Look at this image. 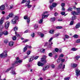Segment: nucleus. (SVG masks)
<instances>
[{
	"mask_svg": "<svg viewBox=\"0 0 80 80\" xmlns=\"http://www.w3.org/2000/svg\"><path fill=\"white\" fill-rule=\"evenodd\" d=\"M13 68H14V67L13 66L10 67L9 68H8L5 71V72H8L10 71L11 69H13Z\"/></svg>",
	"mask_w": 80,
	"mask_h": 80,
	"instance_id": "obj_12",
	"label": "nucleus"
},
{
	"mask_svg": "<svg viewBox=\"0 0 80 80\" xmlns=\"http://www.w3.org/2000/svg\"><path fill=\"white\" fill-rule=\"evenodd\" d=\"M4 21V20L3 19V18H1L0 20V25H2V24H3V23Z\"/></svg>",
	"mask_w": 80,
	"mask_h": 80,
	"instance_id": "obj_15",
	"label": "nucleus"
},
{
	"mask_svg": "<svg viewBox=\"0 0 80 80\" xmlns=\"http://www.w3.org/2000/svg\"><path fill=\"white\" fill-rule=\"evenodd\" d=\"M11 73H12V75H15V74H17V73L15 72V71H13V69H12L11 72Z\"/></svg>",
	"mask_w": 80,
	"mask_h": 80,
	"instance_id": "obj_27",
	"label": "nucleus"
},
{
	"mask_svg": "<svg viewBox=\"0 0 80 80\" xmlns=\"http://www.w3.org/2000/svg\"><path fill=\"white\" fill-rule=\"evenodd\" d=\"M53 32H54V30H50L49 31V33H51V34L53 33Z\"/></svg>",
	"mask_w": 80,
	"mask_h": 80,
	"instance_id": "obj_40",
	"label": "nucleus"
},
{
	"mask_svg": "<svg viewBox=\"0 0 80 80\" xmlns=\"http://www.w3.org/2000/svg\"><path fill=\"white\" fill-rule=\"evenodd\" d=\"M57 29H62V26H58L56 27Z\"/></svg>",
	"mask_w": 80,
	"mask_h": 80,
	"instance_id": "obj_39",
	"label": "nucleus"
},
{
	"mask_svg": "<svg viewBox=\"0 0 80 80\" xmlns=\"http://www.w3.org/2000/svg\"><path fill=\"white\" fill-rule=\"evenodd\" d=\"M29 41V40L28 39H26L24 41H22V43H26V42H28Z\"/></svg>",
	"mask_w": 80,
	"mask_h": 80,
	"instance_id": "obj_33",
	"label": "nucleus"
},
{
	"mask_svg": "<svg viewBox=\"0 0 80 80\" xmlns=\"http://www.w3.org/2000/svg\"><path fill=\"white\" fill-rule=\"evenodd\" d=\"M48 56L50 57H52L53 56V54L52 52H50L48 54Z\"/></svg>",
	"mask_w": 80,
	"mask_h": 80,
	"instance_id": "obj_35",
	"label": "nucleus"
},
{
	"mask_svg": "<svg viewBox=\"0 0 80 80\" xmlns=\"http://www.w3.org/2000/svg\"><path fill=\"white\" fill-rule=\"evenodd\" d=\"M70 77H68L64 78V80H69Z\"/></svg>",
	"mask_w": 80,
	"mask_h": 80,
	"instance_id": "obj_48",
	"label": "nucleus"
},
{
	"mask_svg": "<svg viewBox=\"0 0 80 80\" xmlns=\"http://www.w3.org/2000/svg\"><path fill=\"white\" fill-rule=\"evenodd\" d=\"M76 75L77 77H78L80 75V71L78 69H76Z\"/></svg>",
	"mask_w": 80,
	"mask_h": 80,
	"instance_id": "obj_5",
	"label": "nucleus"
},
{
	"mask_svg": "<svg viewBox=\"0 0 80 80\" xmlns=\"http://www.w3.org/2000/svg\"><path fill=\"white\" fill-rule=\"evenodd\" d=\"M2 33H3V35H7L8 34V31H6V32H2Z\"/></svg>",
	"mask_w": 80,
	"mask_h": 80,
	"instance_id": "obj_21",
	"label": "nucleus"
},
{
	"mask_svg": "<svg viewBox=\"0 0 80 80\" xmlns=\"http://www.w3.org/2000/svg\"><path fill=\"white\" fill-rule=\"evenodd\" d=\"M26 47L27 48H32V46H29L27 45H26Z\"/></svg>",
	"mask_w": 80,
	"mask_h": 80,
	"instance_id": "obj_38",
	"label": "nucleus"
},
{
	"mask_svg": "<svg viewBox=\"0 0 80 80\" xmlns=\"http://www.w3.org/2000/svg\"><path fill=\"white\" fill-rule=\"evenodd\" d=\"M41 37H44V34L43 33H41Z\"/></svg>",
	"mask_w": 80,
	"mask_h": 80,
	"instance_id": "obj_63",
	"label": "nucleus"
},
{
	"mask_svg": "<svg viewBox=\"0 0 80 80\" xmlns=\"http://www.w3.org/2000/svg\"><path fill=\"white\" fill-rule=\"evenodd\" d=\"M5 8V6L4 5H2L0 6V10L1 11L4 10Z\"/></svg>",
	"mask_w": 80,
	"mask_h": 80,
	"instance_id": "obj_6",
	"label": "nucleus"
},
{
	"mask_svg": "<svg viewBox=\"0 0 80 80\" xmlns=\"http://www.w3.org/2000/svg\"><path fill=\"white\" fill-rule=\"evenodd\" d=\"M8 42V40H5L4 41V43H7Z\"/></svg>",
	"mask_w": 80,
	"mask_h": 80,
	"instance_id": "obj_58",
	"label": "nucleus"
},
{
	"mask_svg": "<svg viewBox=\"0 0 80 80\" xmlns=\"http://www.w3.org/2000/svg\"><path fill=\"white\" fill-rule=\"evenodd\" d=\"M72 67L73 68H76L77 66H78V65L76 63H73V65H72Z\"/></svg>",
	"mask_w": 80,
	"mask_h": 80,
	"instance_id": "obj_16",
	"label": "nucleus"
},
{
	"mask_svg": "<svg viewBox=\"0 0 80 80\" xmlns=\"http://www.w3.org/2000/svg\"><path fill=\"white\" fill-rule=\"evenodd\" d=\"M8 15L9 17L11 18V17H12L13 16V14L12 13H10Z\"/></svg>",
	"mask_w": 80,
	"mask_h": 80,
	"instance_id": "obj_44",
	"label": "nucleus"
},
{
	"mask_svg": "<svg viewBox=\"0 0 80 80\" xmlns=\"http://www.w3.org/2000/svg\"><path fill=\"white\" fill-rule=\"evenodd\" d=\"M49 1L50 3H52L53 2V1H54V0H49Z\"/></svg>",
	"mask_w": 80,
	"mask_h": 80,
	"instance_id": "obj_57",
	"label": "nucleus"
},
{
	"mask_svg": "<svg viewBox=\"0 0 80 80\" xmlns=\"http://www.w3.org/2000/svg\"><path fill=\"white\" fill-rule=\"evenodd\" d=\"M27 50V48L26 46H25L23 48V52H26Z\"/></svg>",
	"mask_w": 80,
	"mask_h": 80,
	"instance_id": "obj_34",
	"label": "nucleus"
},
{
	"mask_svg": "<svg viewBox=\"0 0 80 80\" xmlns=\"http://www.w3.org/2000/svg\"><path fill=\"white\" fill-rule=\"evenodd\" d=\"M52 44L53 43L52 42H51V43H50V42H49V45L48 46V48H52Z\"/></svg>",
	"mask_w": 80,
	"mask_h": 80,
	"instance_id": "obj_20",
	"label": "nucleus"
},
{
	"mask_svg": "<svg viewBox=\"0 0 80 80\" xmlns=\"http://www.w3.org/2000/svg\"><path fill=\"white\" fill-rule=\"evenodd\" d=\"M31 53V51H28L27 52V54L28 55H30V54Z\"/></svg>",
	"mask_w": 80,
	"mask_h": 80,
	"instance_id": "obj_50",
	"label": "nucleus"
},
{
	"mask_svg": "<svg viewBox=\"0 0 80 80\" xmlns=\"http://www.w3.org/2000/svg\"><path fill=\"white\" fill-rule=\"evenodd\" d=\"M13 30H14V31H15V32H16V31H17V30H18V27L15 26L13 28Z\"/></svg>",
	"mask_w": 80,
	"mask_h": 80,
	"instance_id": "obj_29",
	"label": "nucleus"
},
{
	"mask_svg": "<svg viewBox=\"0 0 80 80\" xmlns=\"http://www.w3.org/2000/svg\"><path fill=\"white\" fill-rule=\"evenodd\" d=\"M13 43H14L13 42L11 41L9 43V45L10 47H12L13 45Z\"/></svg>",
	"mask_w": 80,
	"mask_h": 80,
	"instance_id": "obj_14",
	"label": "nucleus"
},
{
	"mask_svg": "<svg viewBox=\"0 0 80 80\" xmlns=\"http://www.w3.org/2000/svg\"><path fill=\"white\" fill-rule=\"evenodd\" d=\"M14 19L15 20H18V16H16L14 17Z\"/></svg>",
	"mask_w": 80,
	"mask_h": 80,
	"instance_id": "obj_54",
	"label": "nucleus"
},
{
	"mask_svg": "<svg viewBox=\"0 0 80 80\" xmlns=\"http://www.w3.org/2000/svg\"><path fill=\"white\" fill-rule=\"evenodd\" d=\"M49 15V14H48L47 15H42V18H47L48 17V16Z\"/></svg>",
	"mask_w": 80,
	"mask_h": 80,
	"instance_id": "obj_10",
	"label": "nucleus"
},
{
	"mask_svg": "<svg viewBox=\"0 0 80 80\" xmlns=\"http://www.w3.org/2000/svg\"><path fill=\"white\" fill-rule=\"evenodd\" d=\"M38 65L39 67H40V66H43V65H44V64L41 63V62H39L38 63Z\"/></svg>",
	"mask_w": 80,
	"mask_h": 80,
	"instance_id": "obj_8",
	"label": "nucleus"
},
{
	"mask_svg": "<svg viewBox=\"0 0 80 80\" xmlns=\"http://www.w3.org/2000/svg\"><path fill=\"white\" fill-rule=\"evenodd\" d=\"M41 61L43 63H47V61L45 58H42Z\"/></svg>",
	"mask_w": 80,
	"mask_h": 80,
	"instance_id": "obj_7",
	"label": "nucleus"
},
{
	"mask_svg": "<svg viewBox=\"0 0 80 80\" xmlns=\"http://www.w3.org/2000/svg\"><path fill=\"white\" fill-rule=\"evenodd\" d=\"M51 66L52 68H55V66L54 64H52Z\"/></svg>",
	"mask_w": 80,
	"mask_h": 80,
	"instance_id": "obj_52",
	"label": "nucleus"
},
{
	"mask_svg": "<svg viewBox=\"0 0 80 80\" xmlns=\"http://www.w3.org/2000/svg\"><path fill=\"white\" fill-rule=\"evenodd\" d=\"M73 37L75 38H78V36L77 34H75L73 36Z\"/></svg>",
	"mask_w": 80,
	"mask_h": 80,
	"instance_id": "obj_30",
	"label": "nucleus"
},
{
	"mask_svg": "<svg viewBox=\"0 0 80 80\" xmlns=\"http://www.w3.org/2000/svg\"><path fill=\"white\" fill-rule=\"evenodd\" d=\"M61 60L62 58H59L57 61V63H60V62H61Z\"/></svg>",
	"mask_w": 80,
	"mask_h": 80,
	"instance_id": "obj_13",
	"label": "nucleus"
},
{
	"mask_svg": "<svg viewBox=\"0 0 80 80\" xmlns=\"http://www.w3.org/2000/svg\"><path fill=\"white\" fill-rule=\"evenodd\" d=\"M48 65L46 66L45 68H43V70L44 71L46 70H47V67H48Z\"/></svg>",
	"mask_w": 80,
	"mask_h": 80,
	"instance_id": "obj_51",
	"label": "nucleus"
},
{
	"mask_svg": "<svg viewBox=\"0 0 80 80\" xmlns=\"http://www.w3.org/2000/svg\"><path fill=\"white\" fill-rule=\"evenodd\" d=\"M34 27L35 29H37V28H38V26L37 25H35L34 26Z\"/></svg>",
	"mask_w": 80,
	"mask_h": 80,
	"instance_id": "obj_42",
	"label": "nucleus"
},
{
	"mask_svg": "<svg viewBox=\"0 0 80 80\" xmlns=\"http://www.w3.org/2000/svg\"><path fill=\"white\" fill-rule=\"evenodd\" d=\"M47 13H48V12L45 11L44 12L42 15H45V14H47Z\"/></svg>",
	"mask_w": 80,
	"mask_h": 80,
	"instance_id": "obj_47",
	"label": "nucleus"
},
{
	"mask_svg": "<svg viewBox=\"0 0 80 80\" xmlns=\"http://www.w3.org/2000/svg\"><path fill=\"white\" fill-rule=\"evenodd\" d=\"M22 60H21L20 59L18 61L17 60L15 61V62H14L13 64L12 65H16V64H17L18 63H22Z\"/></svg>",
	"mask_w": 80,
	"mask_h": 80,
	"instance_id": "obj_4",
	"label": "nucleus"
},
{
	"mask_svg": "<svg viewBox=\"0 0 80 80\" xmlns=\"http://www.w3.org/2000/svg\"><path fill=\"white\" fill-rule=\"evenodd\" d=\"M80 11H79L76 12V15H80Z\"/></svg>",
	"mask_w": 80,
	"mask_h": 80,
	"instance_id": "obj_64",
	"label": "nucleus"
},
{
	"mask_svg": "<svg viewBox=\"0 0 80 80\" xmlns=\"http://www.w3.org/2000/svg\"><path fill=\"white\" fill-rule=\"evenodd\" d=\"M27 2L26 3V5H29L30 4V0H29L27 1Z\"/></svg>",
	"mask_w": 80,
	"mask_h": 80,
	"instance_id": "obj_43",
	"label": "nucleus"
},
{
	"mask_svg": "<svg viewBox=\"0 0 80 80\" xmlns=\"http://www.w3.org/2000/svg\"><path fill=\"white\" fill-rule=\"evenodd\" d=\"M61 14L62 15H65V12H61Z\"/></svg>",
	"mask_w": 80,
	"mask_h": 80,
	"instance_id": "obj_45",
	"label": "nucleus"
},
{
	"mask_svg": "<svg viewBox=\"0 0 80 80\" xmlns=\"http://www.w3.org/2000/svg\"><path fill=\"white\" fill-rule=\"evenodd\" d=\"M80 28V23L79 22L77 24L76 26V28Z\"/></svg>",
	"mask_w": 80,
	"mask_h": 80,
	"instance_id": "obj_17",
	"label": "nucleus"
},
{
	"mask_svg": "<svg viewBox=\"0 0 80 80\" xmlns=\"http://www.w3.org/2000/svg\"><path fill=\"white\" fill-rule=\"evenodd\" d=\"M24 20H27V23H30V18L28 17V16L26 15L24 17Z\"/></svg>",
	"mask_w": 80,
	"mask_h": 80,
	"instance_id": "obj_2",
	"label": "nucleus"
},
{
	"mask_svg": "<svg viewBox=\"0 0 80 80\" xmlns=\"http://www.w3.org/2000/svg\"><path fill=\"white\" fill-rule=\"evenodd\" d=\"M7 51L5 50L4 51V53H5V54H4V56L5 57H7Z\"/></svg>",
	"mask_w": 80,
	"mask_h": 80,
	"instance_id": "obj_24",
	"label": "nucleus"
},
{
	"mask_svg": "<svg viewBox=\"0 0 80 80\" xmlns=\"http://www.w3.org/2000/svg\"><path fill=\"white\" fill-rule=\"evenodd\" d=\"M76 43H80V39H78L76 41Z\"/></svg>",
	"mask_w": 80,
	"mask_h": 80,
	"instance_id": "obj_59",
	"label": "nucleus"
},
{
	"mask_svg": "<svg viewBox=\"0 0 80 80\" xmlns=\"http://www.w3.org/2000/svg\"><path fill=\"white\" fill-rule=\"evenodd\" d=\"M54 15L55 17H57L58 15V13L56 12L54 13Z\"/></svg>",
	"mask_w": 80,
	"mask_h": 80,
	"instance_id": "obj_53",
	"label": "nucleus"
},
{
	"mask_svg": "<svg viewBox=\"0 0 80 80\" xmlns=\"http://www.w3.org/2000/svg\"><path fill=\"white\" fill-rule=\"evenodd\" d=\"M17 39V37L16 36H15L13 37L12 38V40H15Z\"/></svg>",
	"mask_w": 80,
	"mask_h": 80,
	"instance_id": "obj_56",
	"label": "nucleus"
},
{
	"mask_svg": "<svg viewBox=\"0 0 80 80\" xmlns=\"http://www.w3.org/2000/svg\"><path fill=\"white\" fill-rule=\"evenodd\" d=\"M44 18L42 17V18L40 20V21H39V23H43V20Z\"/></svg>",
	"mask_w": 80,
	"mask_h": 80,
	"instance_id": "obj_32",
	"label": "nucleus"
},
{
	"mask_svg": "<svg viewBox=\"0 0 80 80\" xmlns=\"http://www.w3.org/2000/svg\"><path fill=\"white\" fill-rule=\"evenodd\" d=\"M73 23H74L73 20L71 21V22H70V25H72L73 24Z\"/></svg>",
	"mask_w": 80,
	"mask_h": 80,
	"instance_id": "obj_55",
	"label": "nucleus"
},
{
	"mask_svg": "<svg viewBox=\"0 0 80 80\" xmlns=\"http://www.w3.org/2000/svg\"><path fill=\"white\" fill-rule=\"evenodd\" d=\"M76 19H77V17H76V16H73L71 18V20H74Z\"/></svg>",
	"mask_w": 80,
	"mask_h": 80,
	"instance_id": "obj_18",
	"label": "nucleus"
},
{
	"mask_svg": "<svg viewBox=\"0 0 80 80\" xmlns=\"http://www.w3.org/2000/svg\"><path fill=\"white\" fill-rule=\"evenodd\" d=\"M51 22H54V21L56 20V18L55 17L51 18L50 19Z\"/></svg>",
	"mask_w": 80,
	"mask_h": 80,
	"instance_id": "obj_11",
	"label": "nucleus"
},
{
	"mask_svg": "<svg viewBox=\"0 0 80 80\" xmlns=\"http://www.w3.org/2000/svg\"><path fill=\"white\" fill-rule=\"evenodd\" d=\"M26 6V7H28V8H31V7H32V5L27 4Z\"/></svg>",
	"mask_w": 80,
	"mask_h": 80,
	"instance_id": "obj_26",
	"label": "nucleus"
},
{
	"mask_svg": "<svg viewBox=\"0 0 80 80\" xmlns=\"http://www.w3.org/2000/svg\"><path fill=\"white\" fill-rule=\"evenodd\" d=\"M4 53L2 52V53L0 54V57H3V58H5L6 57H5Z\"/></svg>",
	"mask_w": 80,
	"mask_h": 80,
	"instance_id": "obj_22",
	"label": "nucleus"
},
{
	"mask_svg": "<svg viewBox=\"0 0 80 80\" xmlns=\"http://www.w3.org/2000/svg\"><path fill=\"white\" fill-rule=\"evenodd\" d=\"M65 5V3H61V7H64Z\"/></svg>",
	"mask_w": 80,
	"mask_h": 80,
	"instance_id": "obj_46",
	"label": "nucleus"
},
{
	"mask_svg": "<svg viewBox=\"0 0 80 80\" xmlns=\"http://www.w3.org/2000/svg\"><path fill=\"white\" fill-rule=\"evenodd\" d=\"M26 2H27V0H23L21 2V3H25Z\"/></svg>",
	"mask_w": 80,
	"mask_h": 80,
	"instance_id": "obj_49",
	"label": "nucleus"
},
{
	"mask_svg": "<svg viewBox=\"0 0 80 80\" xmlns=\"http://www.w3.org/2000/svg\"><path fill=\"white\" fill-rule=\"evenodd\" d=\"M72 10H73V9L72 8H71L70 7H69L68 9V11L71 12V11H72Z\"/></svg>",
	"mask_w": 80,
	"mask_h": 80,
	"instance_id": "obj_31",
	"label": "nucleus"
},
{
	"mask_svg": "<svg viewBox=\"0 0 80 80\" xmlns=\"http://www.w3.org/2000/svg\"><path fill=\"white\" fill-rule=\"evenodd\" d=\"M62 67V62L61 63V64H60L58 66V69H61Z\"/></svg>",
	"mask_w": 80,
	"mask_h": 80,
	"instance_id": "obj_23",
	"label": "nucleus"
},
{
	"mask_svg": "<svg viewBox=\"0 0 80 80\" xmlns=\"http://www.w3.org/2000/svg\"><path fill=\"white\" fill-rule=\"evenodd\" d=\"M57 5V3L55 2L52 3V5H51V6H50V9L51 11H52L53 9V8H54V7H56Z\"/></svg>",
	"mask_w": 80,
	"mask_h": 80,
	"instance_id": "obj_1",
	"label": "nucleus"
},
{
	"mask_svg": "<svg viewBox=\"0 0 80 80\" xmlns=\"http://www.w3.org/2000/svg\"><path fill=\"white\" fill-rule=\"evenodd\" d=\"M38 57V56H36L35 57H34V60H37Z\"/></svg>",
	"mask_w": 80,
	"mask_h": 80,
	"instance_id": "obj_61",
	"label": "nucleus"
},
{
	"mask_svg": "<svg viewBox=\"0 0 80 80\" xmlns=\"http://www.w3.org/2000/svg\"><path fill=\"white\" fill-rule=\"evenodd\" d=\"M29 30L28 29H27L24 32V33H28V32Z\"/></svg>",
	"mask_w": 80,
	"mask_h": 80,
	"instance_id": "obj_62",
	"label": "nucleus"
},
{
	"mask_svg": "<svg viewBox=\"0 0 80 80\" xmlns=\"http://www.w3.org/2000/svg\"><path fill=\"white\" fill-rule=\"evenodd\" d=\"M72 15H73V16H75V15H77V12H75V11H72Z\"/></svg>",
	"mask_w": 80,
	"mask_h": 80,
	"instance_id": "obj_25",
	"label": "nucleus"
},
{
	"mask_svg": "<svg viewBox=\"0 0 80 80\" xmlns=\"http://www.w3.org/2000/svg\"><path fill=\"white\" fill-rule=\"evenodd\" d=\"M40 52L41 53H45V49L43 48L41 49L40 50Z\"/></svg>",
	"mask_w": 80,
	"mask_h": 80,
	"instance_id": "obj_19",
	"label": "nucleus"
},
{
	"mask_svg": "<svg viewBox=\"0 0 80 80\" xmlns=\"http://www.w3.org/2000/svg\"><path fill=\"white\" fill-rule=\"evenodd\" d=\"M34 59V57H31L30 58V59H29V62H32Z\"/></svg>",
	"mask_w": 80,
	"mask_h": 80,
	"instance_id": "obj_9",
	"label": "nucleus"
},
{
	"mask_svg": "<svg viewBox=\"0 0 80 80\" xmlns=\"http://www.w3.org/2000/svg\"><path fill=\"white\" fill-rule=\"evenodd\" d=\"M13 19H12V24H16V23H17V21L15 20L14 21H13Z\"/></svg>",
	"mask_w": 80,
	"mask_h": 80,
	"instance_id": "obj_41",
	"label": "nucleus"
},
{
	"mask_svg": "<svg viewBox=\"0 0 80 80\" xmlns=\"http://www.w3.org/2000/svg\"><path fill=\"white\" fill-rule=\"evenodd\" d=\"M77 50H78V49H77V48H73L71 49V50H72V51H77Z\"/></svg>",
	"mask_w": 80,
	"mask_h": 80,
	"instance_id": "obj_28",
	"label": "nucleus"
},
{
	"mask_svg": "<svg viewBox=\"0 0 80 80\" xmlns=\"http://www.w3.org/2000/svg\"><path fill=\"white\" fill-rule=\"evenodd\" d=\"M59 57H64V55L63 54H62L59 56Z\"/></svg>",
	"mask_w": 80,
	"mask_h": 80,
	"instance_id": "obj_60",
	"label": "nucleus"
},
{
	"mask_svg": "<svg viewBox=\"0 0 80 80\" xmlns=\"http://www.w3.org/2000/svg\"><path fill=\"white\" fill-rule=\"evenodd\" d=\"M10 26V22L8 21L6 22L4 24V26L6 29L8 28L9 26Z\"/></svg>",
	"mask_w": 80,
	"mask_h": 80,
	"instance_id": "obj_3",
	"label": "nucleus"
},
{
	"mask_svg": "<svg viewBox=\"0 0 80 80\" xmlns=\"http://www.w3.org/2000/svg\"><path fill=\"white\" fill-rule=\"evenodd\" d=\"M54 50L55 51V52H57V53H58V51H59V49H58V48H55Z\"/></svg>",
	"mask_w": 80,
	"mask_h": 80,
	"instance_id": "obj_36",
	"label": "nucleus"
},
{
	"mask_svg": "<svg viewBox=\"0 0 80 80\" xmlns=\"http://www.w3.org/2000/svg\"><path fill=\"white\" fill-rule=\"evenodd\" d=\"M80 58V56H77L75 57V58L77 60H78V59Z\"/></svg>",
	"mask_w": 80,
	"mask_h": 80,
	"instance_id": "obj_37",
	"label": "nucleus"
}]
</instances>
